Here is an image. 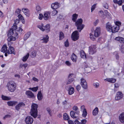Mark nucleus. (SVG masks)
<instances>
[{
	"label": "nucleus",
	"instance_id": "7ed1b4c3",
	"mask_svg": "<svg viewBox=\"0 0 124 124\" xmlns=\"http://www.w3.org/2000/svg\"><path fill=\"white\" fill-rule=\"evenodd\" d=\"M83 20L82 19H78L75 23V25L77 27V29L79 32L83 29L84 25L82 24Z\"/></svg>",
	"mask_w": 124,
	"mask_h": 124
},
{
	"label": "nucleus",
	"instance_id": "09e8293b",
	"mask_svg": "<svg viewBox=\"0 0 124 124\" xmlns=\"http://www.w3.org/2000/svg\"><path fill=\"white\" fill-rule=\"evenodd\" d=\"M57 13L58 11L57 10H53L52 12V16H54L57 14Z\"/></svg>",
	"mask_w": 124,
	"mask_h": 124
},
{
	"label": "nucleus",
	"instance_id": "9b49d317",
	"mask_svg": "<svg viewBox=\"0 0 124 124\" xmlns=\"http://www.w3.org/2000/svg\"><path fill=\"white\" fill-rule=\"evenodd\" d=\"M25 94L29 98H33L35 97L33 93L30 91L28 90L26 91Z\"/></svg>",
	"mask_w": 124,
	"mask_h": 124
},
{
	"label": "nucleus",
	"instance_id": "3c124183",
	"mask_svg": "<svg viewBox=\"0 0 124 124\" xmlns=\"http://www.w3.org/2000/svg\"><path fill=\"white\" fill-rule=\"evenodd\" d=\"M21 11V10L19 8H18L15 11V13L17 14H20Z\"/></svg>",
	"mask_w": 124,
	"mask_h": 124
},
{
	"label": "nucleus",
	"instance_id": "412c9836",
	"mask_svg": "<svg viewBox=\"0 0 124 124\" xmlns=\"http://www.w3.org/2000/svg\"><path fill=\"white\" fill-rule=\"evenodd\" d=\"M50 13L49 12H46L44 13L43 16L44 19L45 20H48L49 16L50 15Z\"/></svg>",
	"mask_w": 124,
	"mask_h": 124
},
{
	"label": "nucleus",
	"instance_id": "2eb2a0df",
	"mask_svg": "<svg viewBox=\"0 0 124 124\" xmlns=\"http://www.w3.org/2000/svg\"><path fill=\"white\" fill-rule=\"evenodd\" d=\"M59 4L57 2L52 3L51 5V8L54 9H56L59 8Z\"/></svg>",
	"mask_w": 124,
	"mask_h": 124
},
{
	"label": "nucleus",
	"instance_id": "4d7b16f0",
	"mask_svg": "<svg viewBox=\"0 0 124 124\" xmlns=\"http://www.w3.org/2000/svg\"><path fill=\"white\" fill-rule=\"evenodd\" d=\"M65 64L68 66H70L71 65L70 62L68 61H66L65 62Z\"/></svg>",
	"mask_w": 124,
	"mask_h": 124
},
{
	"label": "nucleus",
	"instance_id": "a211bd4d",
	"mask_svg": "<svg viewBox=\"0 0 124 124\" xmlns=\"http://www.w3.org/2000/svg\"><path fill=\"white\" fill-rule=\"evenodd\" d=\"M49 38V37L48 35H46L45 36H44L43 39H41L40 40L43 41L42 43H46L48 41Z\"/></svg>",
	"mask_w": 124,
	"mask_h": 124
},
{
	"label": "nucleus",
	"instance_id": "0e129e2a",
	"mask_svg": "<svg viewBox=\"0 0 124 124\" xmlns=\"http://www.w3.org/2000/svg\"><path fill=\"white\" fill-rule=\"evenodd\" d=\"M81 88V87L80 85H77L76 86V89L77 91H79Z\"/></svg>",
	"mask_w": 124,
	"mask_h": 124
},
{
	"label": "nucleus",
	"instance_id": "f3484780",
	"mask_svg": "<svg viewBox=\"0 0 124 124\" xmlns=\"http://www.w3.org/2000/svg\"><path fill=\"white\" fill-rule=\"evenodd\" d=\"M114 39L121 43H124V38L122 37L119 36L116 37Z\"/></svg>",
	"mask_w": 124,
	"mask_h": 124
},
{
	"label": "nucleus",
	"instance_id": "0eeeda50",
	"mask_svg": "<svg viewBox=\"0 0 124 124\" xmlns=\"http://www.w3.org/2000/svg\"><path fill=\"white\" fill-rule=\"evenodd\" d=\"M96 46L95 45H92L89 47V54H93L96 52Z\"/></svg>",
	"mask_w": 124,
	"mask_h": 124
},
{
	"label": "nucleus",
	"instance_id": "13d9d810",
	"mask_svg": "<svg viewBox=\"0 0 124 124\" xmlns=\"http://www.w3.org/2000/svg\"><path fill=\"white\" fill-rule=\"evenodd\" d=\"M93 85L96 88L99 87V84L98 83H94L93 84Z\"/></svg>",
	"mask_w": 124,
	"mask_h": 124
},
{
	"label": "nucleus",
	"instance_id": "864d4df0",
	"mask_svg": "<svg viewBox=\"0 0 124 124\" xmlns=\"http://www.w3.org/2000/svg\"><path fill=\"white\" fill-rule=\"evenodd\" d=\"M96 4H95L93 5L91 7V11L92 12V11L94 10L95 9L96 6Z\"/></svg>",
	"mask_w": 124,
	"mask_h": 124
},
{
	"label": "nucleus",
	"instance_id": "b1692460",
	"mask_svg": "<svg viewBox=\"0 0 124 124\" xmlns=\"http://www.w3.org/2000/svg\"><path fill=\"white\" fill-rule=\"evenodd\" d=\"M25 106V104L22 102H19L16 106V108H23Z\"/></svg>",
	"mask_w": 124,
	"mask_h": 124
},
{
	"label": "nucleus",
	"instance_id": "f03ea898",
	"mask_svg": "<svg viewBox=\"0 0 124 124\" xmlns=\"http://www.w3.org/2000/svg\"><path fill=\"white\" fill-rule=\"evenodd\" d=\"M7 86L8 90L11 92H14L16 89V84L13 81L9 82L7 83Z\"/></svg>",
	"mask_w": 124,
	"mask_h": 124
},
{
	"label": "nucleus",
	"instance_id": "774afa93",
	"mask_svg": "<svg viewBox=\"0 0 124 124\" xmlns=\"http://www.w3.org/2000/svg\"><path fill=\"white\" fill-rule=\"evenodd\" d=\"M78 109H74V110L75 111V114H78L79 113V111L78 110Z\"/></svg>",
	"mask_w": 124,
	"mask_h": 124
},
{
	"label": "nucleus",
	"instance_id": "c85d7f7f",
	"mask_svg": "<svg viewBox=\"0 0 124 124\" xmlns=\"http://www.w3.org/2000/svg\"><path fill=\"white\" fill-rule=\"evenodd\" d=\"M77 58V56L74 54L73 53L72 54L71 57V59L73 62H76Z\"/></svg>",
	"mask_w": 124,
	"mask_h": 124
},
{
	"label": "nucleus",
	"instance_id": "4468645a",
	"mask_svg": "<svg viewBox=\"0 0 124 124\" xmlns=\"http://www.w3.org/2000/svg\"><path fill=\"white\" fill-rule=\"evenodd\" d=\"M112 26L109 22H108L106 23V29L109 32H111L112 31Z\"/></svg>",
	"mask_w": 124,
	"mask_h": 124
},
{
	"label": "nucleus",
	"instance_id": "c03bdc74",
	"mask_svg": "<svg viewBox=\"0 0 124 124\" xmlns=\"http://www.w3.org/2000/svg\"><path fill=\"white\" fill-rule=\"evenodd\" d=\"M28 66V64L27 63H25L24 64H21L20 65V67L21 68H23L24 69H25Z\"/></svg>",
	"mask_w": 124,
	"mask_h": 124
},
{
	"label": "nucleus",
	"instance_id": "8fccbe9b",
	"mask_svg": "<svg viewBox=\"0 0 124 124\" xmlns=\"http://www.w3.org/2000/svg\"><path fill=\"white\" fill-rule=\"evenodd\" d=\"M18 17L19 19L22 20H24V18L23 16L21 14H19L18 16Z\"/></svg>",
	"mask_w": 124,
	"mask_h": 124
},
{
	"label": "nucleus",
	"instance_id": "052dcab7",
	"mask_svg": "<svg viewBox=\"0 0 124 124\" xmlns=\"http://www.w3.org/2000/svg\"><path fill=\"white\" fill-rule=\"evenodd\" d=\"M67 104V102L66 100L63 101L62 103V105L63 106H65Z\"/></svg>",
	"mask_w": 124,
	"mask_h": 124
},
{
	"label": "nucleus",
	"instance_id": "6ab92c4d",
	"mask_svg": "<svg viewBox=\"0 0 124 124\" xmlns=\"http://www.w3.org/2000/svg\"><path fill=\"white\" fill-rule=\"evenodd\" d=\"M8 105L9 106H14L16 104L17 102L16 101H10L7 102Z\"/></svg>",
	"mask_w": 124,
	"mask_h": 124
},
{
	"label": "nucleus",
	"instance_id": "5701e85b",
	"mask_svg": "<svg viewBox=\"0 0 124 124\" xmlns=\"http://www.w3.org/2000/svg\"><path fill=\"white\" fill-rule=\"evenodd\" d=\"M119 119L121 123H124V113H122L119 115Z\"/></svg>",
	"mask_w": 124,
	"mask_h": 124
},
{
	"label": "nucleus",
	"instance_id": "de8ad7c7",
	"mask_svg": "<svg viewBox=\"0 0 124 124\" xmlns=\"http://www.w3.org/2000/svg\"><path fill=\"white\" fill-rule=\"evenodd\" d=\"M120 50L121 53H124V45H121Z\"/></svg>",
	"mask_w": 124,
	"mask_h": 124
},
{
	"label": "nucleus",
	"instance_id": "393cba45",
	"mask_svg": "<svg viewBox=\"0 0 124 124\" xmlns=\"http://www.w3.org/2000/svg\"><path fill=\"white\" fill-rule=\"evenodd\" d=\"M16 38H17L16 36H10L8 37L7 39L8 41H15L16 39Z\"/></svg>",
	"mask_w": 124,
	"mask_h": 124
},
{
	"label": "nucleus",
	"instance_id": "6e6552de",
	"mask_svg": "<svg viewBox=\"0 0 124 124\" xmlns=\"http://www.w3.org/2000/svg\"><path fill=\"white\" fill-rule=\"evenodd\" d=\"M80 84L82 88L84 89H86L88 88V86L85 80L82 78L81 79Z\"/></svg>",
	"mask_w": 124,
	"mask_h": 124
},
{
	"label": "nucleus",
	"instance_id": "9d476101",
	"mask_svg": "<svg viewBox=\"0 0 124 124\" xmlns=\"http://www.w3.org/2000/svg\"><path fill=\"white\" fill-rule=\"evenodd\" d=\"M30 113L34 118H36L38 115L37 109H31Z\"/></svg>",
	"mask_w": 124,
	"mask_h": 124
},
{
	"label": "nucleus",
	"instance_id": "79ce46f5",
	"mask_svg": "<svg viewBox=\"0 0 124 124\" xmlns=\"http://www.w3.org/2000/svg\"><path fill=\"white\" fill-rule=\"evenodd\" d=\"M74 79L73 78H70L68 80V81L67 82L66 84L68 85L70 84V83L72 82L74 80Z\"/></svg>",
	"mask_w": 124,
	"mask_h": 124
},
{
	"label": "nucleus",
	"instance_id": "bf43d9fd",
	"mask_svg": "<svg viewBox=\"0 0 124 124\" xmlns=\"http://www.w3.org/2000/svg\"><path fill=\"white\" fill-rule=\"evenodd\" d=\"M68 77L69 78H74L75 77V75L73 74H70L69 75Z\"/></svg>",
	"mask_w": 124,
	"mask_h": 124
},
{
	"label": "nucleus",
	"instance_id": "7c9ffc66",
	"mask_svg": "<svg viewBox=\"0 0 124 124\" xmlns=\"http://www.w3.org/2000/svg\"><path fill=\"white\" fill-rule=\"evenodd\" d=\"M7 47L5 45H4L1 48V51L4 53H5L8 50H7Z\"/></svg>",
	"mask_w": 124,
	"mask_h": 124
},
{
	"label": "nucleus",
	"instance_id": "f257e3e1",
	"mask_svg": "<svg viewBox=\"0 0 124 124\" xmlns=\"http://www.w3.org/2000/svg\"><path fill=\"white\" fill-rule=\"evenodd\" d=\"M100 33L101 29L100 27H97L94 31V35L93 33H90V38L92 40L94 41L95 40V38L98 37L100 36Z\"/></svg>",
	"mask_w": 124,
	"mask_h": 124
},
{
	"label": "nucleus",
	"instance_id": "338daca9",
	"mask_svg": "<svg viewBox=\"0 0 124 124\" xmlns=\"http://www.w3.org/2000/svg\"><path fill=\"white\" fill-rule=\"evenodd\" d=\"M103 7L106 9H108V5L106 3H105L104 4Z\"/></svg>",
	"mask_w": 124,
	"mask_h": 124
},
{
	"label": "nucleus",
	"instance_id": "e433bc0d",
	"mask_svg": "<svg viewBox=\"0 0 124 124\" xmlns=\"http://www.w3.org/2000/svg\"><path fill=\"white\" fill-rule=\"evenodd\" d=\"M70 114L71 117L73 118H76V116H75V112L71 111Z\"/></svg>",
	"mask_w": 124,
	"mask_h": 124
},
{
	"label": "nucleus",
	"instance_id": "aec40b11",
	"mask_svg": "<svg viewBox=\"0 0 124 124\" xmlns=\"http://www.w3.org/2000/svg\"><path fill=\"white\" fill-rule=\"evenodd\" d=\"M31 34V31L28 32L26 33L24 35L23 39L24 41L26 40L29 37Z\"/></svg>",
	"mask_w": 124,
	"mask_h": 124
},
{
	"label": "nucleus",
	"instance_id": "2f4dec72",
	"mask_svg": "<svg viewBox=\"0 0 124 124\" xmlns=\"http://www.w3.org/2000/svg\"><path fill=\"white\" fill-rule=\"evenodd\" d=\"M63 118L65 120H68L70 119V117L66 113H64L63 115Z\"/></svg>",
	"mask_w": 124,
	"mask_h": 124
},
{
	"label": "nucleus",
	"instance_id": "603ef678",
	"mask_svg": "<svg viewBox=\"0 0 124 124\" xmlns=\"http://www.w3.org/2000/svg\"><path fill=\"white\" fill-rule=\"evenodd\" d=\"M99 14L101 16L103 17L104 16V13L103 11H100L99 12Z\"/></svg>",
	"mask_w": 124,
	"mask_h": 124
},
{
	"label": "nucleus",
	"instance_id": "49530a36",
	"mask_svg": "<svg viewBox=\"0 0 124 124\" xmlns=\"http://www.w3.org/2000/svg\"><path fill=\"white\" fill-rule=\"evenodd\" d=\"M38 105L35 103H33L31 106V108H37L38 107Z\"/></svg>",
	"mask_w": 124,
	"mask_h": 124
},
{
	"label": "nucleus",
	"instance_id": "680f3d73",
	"mask_svg": "<svg viewBox=\"0 0 124 124\" xmlns=\"http://www.w3.org/2000/svg\"><path fill=\"white\" fill-rule=\"evenodd\" d=\"M23 30L22 28L19 27V29H18L17 31L19 32L20 33H22Z\"/></svg>",
	"mask_w": 124,
	"mask_h": 124
},
{
	"label": "nucleus",
	"instance_id": "cd10ccee",
	"mask_svg": "<svg viewBox=\"0 0 124 124\" xmlns=\"http://www.w3.org/2000/svg\"><path fill=\"white\" fill-rule=\"evenodd\" d=\"M80 56L83 59H86V55L85 53L83 50L80 51Z\"/></svg>",
	"mask_w": 124,
	"mask_h": 124
},
{
	"label": "nucleus",
	"instance_id": "dca6fc26",
	"mask_svg": "<svg viewBox=\"0 0 124 124\" xmlns=\"http://www.w3.org/2000/svg\"><path fill=\"white\" fill-rule=\"evenodd\" d=\"M9 50H8L7 52H8L9 54H15V53L14 51V47L12 46H10L9 47Z\"/></svg>",
	"mask_w": 124,
	"mask_h": 124
},
{
	"label": "nucleus",
	"instance_id": "ddd939ff",
	"mask_svg": "<svg viewBox=\"0 0 124 124\" xmlns=\"http://www.w3.org/2000/svg\"><path fill=\"white\" fill-rule=\"evenodd\" d=\"M8 36H16L17 38L18 37V34L16 32L14 33V31L11 30L8 31Z\"/></svg>",
	"mask_w": 124,
	"mask_h": 124
},
{
	"label": "nucleus",
	"instance_id": "5fc2aeb1",
	"mask_svg": "<svg viewBox=\"0 0 124 124\" xmlns=\"http://www.w3.org/2000/svg\"><path fill=\"white\" fill-rule=\"evenodd\" d=\"M64 44L65 46L66 47H68L69 46V44L68 39H67L66 41L65 42Z\"/></svg>",
	"mask_w": 124,
	"mask_h": 124
},
{
	"label": "nucleus",
	"instance_id": "69168bd1",
	"mask_svg": "<svg viewBox=\"0 0 124 124\" xmlns=\"http://www.w3.org/2000/svg\"><path fill=\"white\" fill-rule=\"evenodd\" d=\"M75 124H82V122H79L78 120H76L75 121Z\"/></svg>",
	"mask_w": 124,
	"mask_h": 124
},
{
	"label": "nucleus",
	"instance_id": "20e7f679",
	"mask_svg": "<svg viewBox=\"0 0 124 124\" xmlns=\"http://www.w3.org/2000/svg\"><path fill=\"white\" fill-rule=\"evenodd\" d=\"M37 27L42 31H45L46 32H48L50 31V26L48 24H47L44 26L43 24H41L40 25H38Z\"/></svg>",
	"mask_w": 124,
	"mask_h": 124
},
{
	"label": "nucleus",
	"instance_id": "a19ab883",
	"mask_svg": "<svg viewBox=\"0 0 124 124\" xmlns=\"http://www.w3.org/2000/svg\"><path fill=\"white\" fill-rule=\"evenodd\" d=\"M87 114V112L86 109H84L83 112L82 116L83 117H85Z\"/></svg>",
	"mask_w": 124,
	"mask_h": 124
},
{
	"label": "nucleus",
	"instance_id": "f8f14e48",
	"mask_svg": "<svg viewBox=\"0 0 124 124\" xmlns=\"http://www.w3.org/2000/svg\"><path fill=\"white\" fill-rule=\"evenodd\" d=\"M123 95L120 92H118L116 93V95L115 97V100L118 101L121 99L123 97Z\"/></svg>",
	"mask_w": 124,
	"mask_h": 124
},
{
	"label": "nucleus",
	"instance_id": "c9c22d12",
	"mask_svg": "<svg viewBox=\"0 0 124 124\" xmlns=\"http://www.w3.org/2000/svg\"><path fill=\"white\" fill-rule=\"evenodd\" d=\"M98 109H94L93 110L92 113L94 116H96L98 113Z\"/></svg>",
	"mask_w": 124,
	"mask_h": 124
},
{
	"label": "nucleus",
	"instance_id": "1a4fd4ad",
	"mask_svg": "<svg viewBox=\"0 0 124 124\" xmlns=\"http://www.w3.org/2000/svg\"><path fill=\"white\" fill-rule=\"evenodd\" d=\"M25 121L26 124H32L33 120L31 117L27 116L25 118Z\"/></svg>",
	"mask_w": 124,
	"mask_h": 124
},
{
	"label": "nucleus",
	"instance_id": "6e6d98bb",
	"mask_svg": "<svg viewBox=\"0 0 124 124\" xmlns=\"http://www.w3.org/2000/svg\"><path fill=\"white\" fill-rule=\"evenodd\" d=\"M43 18H44L43 15L42 14H40L39 16V19L40 20H41Z\"/></svg>",
	"mask_w": 124,
	"mask_h": 124
},
{
	"label": "nucleus",
	"instance_id": "bb28decb",
	"mask_svg": "<svg viewBox=\"0 0 124 124\" xmlns=\"http://www.w3.org/2000/svg\"><path fill=\"white\" fill-rule=\"evenodd\" d=\"M1 98L4 101H9L11 100V98L10 96H7L2 95Z\"/></svg>",
	"mask_w": 124,
	"mask_h": 124
},
{
	"label": "nucleus",
	"instance_id": "423d86ee",
	"mask_svg": "<svg viewBox=\"0 0 124 124\" xmlns=\"http://www.w3.org/2000/svg\"><path fill=\"white\" fill-rule=\"evenodd\" d=\"M71 38L73 40L76 41L79 38V33L78 31L73 32L71 35Z\"/></svg>",
	"mask_w": 124,
	"mask_h": 124
},
{
	"label": "nucleus",
	"instance_id": "c756f323",
	"mask_svg": "<svg viewBox=\"0 0 124 124\" xmlns=\"http://www.w3.org/2000/svg\"><path fill=\"white\" fill-rule=\"evenodd\" d=\"M105 80L112 83H115L116 81V79L113 78H107L105 79Z\"/></svg>",
	"mask_w": 124,
	"mask_h": 124
},
{
	"label": "nucleus",
	"instance_id": "e2e57ef3",
	"mask_svg": "<svg viewBox=\"0 0 124 124\" xmlns=\"http://www.w3.org/2000/svg\"><path fill=\"white\" fill-rule=\"evenodd\" d=\"M87 122L86 120L85 119L82 120H81V122L82 124H85Z\"/></svg>",
	"mask_w": 124,
	"mask_h": 124
},
{
	"label": "nucleus",
	"instance_id": "a878e982",
	"mask_svg": "<svg viewBox=\"0 0 124 124\" xmlns=\"http://www.w3.org/2000/svg\"><path fill=\"white\" fill-rule=\"evenodd\" d=\"M68 94L71 95L73 94L74 92V89L73 87H70L68 90Z\"/></svg>",
	"mask_w": 124,
	"mask_h": 124
},
{
	"label": "nucleus",
	"instance_id": "ea45409f",
	"mask_svg": "<svg viewBox=\"0 0 124 124\" xmlns=\"http://www.w3.org/2000/svg\"><path fill=\"white\" fill-rule=\"evenodd\" d=\"M36 51H32L31 53V57L33 58L35 57L36 56Z\"/></svg>",
	"mask_w": 124,
	"mask_h": 124
},
{
	"label": "nucleus",
	"instance_id": "4be33fe9",
	"mask_svg": "<svg viewBox=\"0 0 124 124\" xmlns=\"http://www.w3.org/2000/svg\"><path fill=\"white\" fill-rule=\"evenodd\" d=\"M22 11L24 13V14L27 16H29V10L26 8H23L22 9Z\"/></svg>",
	"mask_w": 124,
	"mask_h": 124
},
{
	"label": "nucleus",
	"instance_id": "58836bf2",
	"mask_svg": "<svg viewBox=\"0 0 124 124\" xmlns=\"http://www.w3.org/2000/svg\"><path fill=\"white\" fill-rule=\"evenodd\" d=\"M59 38L60 40H62L64 38V34L62 31H61L60 32Z\"/></svg>",
	"mask_w": 124,
	"mask_h": 124
},
{
	"label": "nucleus",
	"instance_id": "473e14b6",
	"mask_svg": "<svg viewBox=\"0 0 124 124\" xmlns=\"http://www.w3.org/2000/svg\"><path fill=\"white\" fill-rule=\"evenodd\" d=\"M37 98L39 100H41L42 98V96L41 92H39L37 94Z\"/></svg>",
	"mask_w": 124,
	"mask_h": 124
},
{
	"label": "nucleus",
	"instance_id": "72a5a7b5",
	"mask_svg": "<svg viewBox=\"0 0 124 124\" xmlns=\"http://www.w3.org/2000/svg\"><path fill=\"white\" fill-rule=\"evenodd\" d=\"M78 15L76 14H73L72 17V20L74 22L76 21V19L77 18Z\"/></svg>",
	"mask_w": 124,
	"mask_h": 124
},
{
	"label": "nucleus",
	"instance_id": "4c0bfd02",
	"mask_svg": "<svg viewBox=\"0 0 124 124\" xmlns=\"http://www.w3.org/2000/svg\"><path fill=\"white\" fill-rule=\"evenodd\" d=\"M38 89V87L36 86V87H34L33 88H30L29 89L30 90H32V91L34 92H36L37 91Z\"/></svg>",
	"mask_w": 124,
	"mask_h": 124
},
{
	"label": "nucleus",
	"instance_id": "a18cd8bd",
	"mask_svg": "<svg viewBox=\"0 0 124 124\" xmlns=\"http://www.w3.org/2000/svg\"><path fill=\"white\" fill-rule=\"evenodd\" d=\"M17 27L16 24H14L12 26V29L11 30H13L14 31L16 29Z\"/></svg>",
	"mask_w": 124,
	"mask_h": 124
},
{
	"label": "nucleus",
	"instance_id": "37998d69",
	"mask_svg": "<svg viewBox=\"0 0 124 124\" xmlns=\"http://www.w3.org/2000/svg\"><path fill=\"white\" fill-rule=\"evenodd\" d=\"M36 10L37 12L40 13L41 10V8L38 5L36 7Z\"/></svg>",
	"mask_w": 124,
	"mask_h": 124
},
{
	"label": "nucleus",
	"instance_id": "39448f33",
	"mask_svg": "<svg viewBox=\"0 0 124 124\" xmlns=\"http://www.w3.org/2000/svg\"><path fill=\"white\" fill-rule=\"evenodd\" d=\"M116 26L112 27V31L111 32L112 33H115L118 31L119 29V27L121 25V23L119 21H116L115 22Z\"/></svg>",
	"mask_w": 124,
	"mask_h": 124
},
{
	"label": "nucleus",
	"instance_id": "f704fd0d",
	"mask_svg": "<svg viewBox=\"0 0 124 124\" xmlns=\"http://www.w3.org/2000/svg\"><path fill=\"white\" fill-rule=\"evenodd\" d=\"M29 56V54L28 53L26 55L23 56L22 59L23 62H25L26 61L27 59H28Z\"/></svg>",
	"mask_w": 124,
	"mask_h": 124
}]
</instances>
